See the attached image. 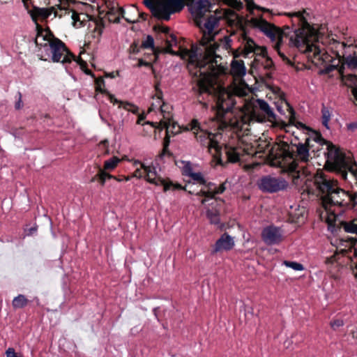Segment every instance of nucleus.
Instances as JSON below:
<instances>
[{"instance_id":"7","label":"nucleus","mask_w":357,"mask_h":357,"mask_svg":"<svg viewBox=\"0 0 357 357\" xmlns=\"http://www.w3.org/2000/svg\"><path fill=\"white\" fill-rule=\"evenodd\" d=\"M275 121L276 115L268 102L262 99H256L252 101L250 108L247 109V112L241 121H237V127L243 129L244 125H250L251 122L272 123Z\"/></svg>"},{"instance_id":"15","label":"nucleus","mask_w":357,"mask_h":357,"mask_svg":"<svg viewBox=\"0 0 357 357\" xmlns=\"http://www.w3.org/2000/svg\"><path fill=\"white\" fill-rule=\"evenodd\" d=\"M244 41L243 54L245 56H249V54L252 53L256 56L266 55V48L265 47L259 46L250 38L245 37Z\"/></svg>"},{"instance_id":"28","label":"nucleus","mask_w":357,"mask_h":357,"mask_svg":"<svg viewBox=\"0 0 357 357\" xmlns=\"http://www.w3.org/2000/svg\"><path fill=\"white\" fill-rule=\"evenodd\" d=\"M206 216L211 224L218 225L220 223L219 213L217 210H206Z\"/></svg>"},{"instance_id":"29","label":"nucleus","mask_w":357,"mask_h":357,"mask_svg":"<svg viewBox=\"0 0 357 357\" xmlns=\"http://www.w3.org/2000/svg\"><path fill=\"white\" fill-rule=\"evenodd\" d=\"M54 11V8L53 7L48 8H41L36 10V15L44 20L48 18Z\"/></svg>"},{"instance_id":"3","label":"nucleus","mask_w":357,"mask_h":357,"mask_svg":"<svg viewBox=\"0 0 357 357\" xmlns=\"http://www.w3.org/2000/svg\"><path fill=\"white\" fill-rule=\"evenodd\" d=\"M313 183L318 195L321 196L324 211L320 218L328 224L332 232L335 230V221L346 208L357 205V193L349 194L337 185V181L317 172L313 176Z\"/></svg>"},{"instance_id":"20","label":"nucleus","mask_w":357,"mask_h":357,"mask_svg":"<svg viewBox=\"0 0 357 357\" xmlns=\"http://www.w3.org/2000/svg\"><path fill=\"white\" fill-rule=\"evenodd\" d=\"M225 2L230 7L237 10H241L245 5V3H246L247 9L250 10V12L252 11L254 8L255 7L254 3L252 1H250L249 0H224Z\"/></svg>"},{"instance_id":"8","label":"nucleus","mask_w":357,"mask_h":357,"mask_svg":"<svg viewBox=\"0 0 357 357\" xmlns=\"http://www.w3.org/2000/svg\"><path fill=\"white\" fill-rule=\"evenodd\" d=\"M144 3L154 17L165 21L184 8L183 0H144Z\"/></svg>"},{"instance_id":"54","label":"nucleus","mask_w":357,"mask_h":357,"mask_svg":"<svg viewBox=\"0 0 357 357\" xmlns=\"http://www.w3.org/2000/svg\"><path fill=\"white\" fill-rule=\"evenodd\" d=\"M95 179H96L95 178H92V180H91V181H92V182H93V181H95Z\"/></svg>"},{"instance_id":"17","label":"nucleus","mask_w":357,"mask_h":357,"mask_svg":"<svg viewBox=\"0 0 357 357\" xmlns=\"http://www.w3.org/2000/svg\"><path fill=\"white\" fill-rule=\"evenodd\" d=\"M204 185H206L207 190H201L196 194V196L199 197H204V198H201L199 201L203 205H206L209 201L213 200V190H215L216 186L215 183L211 182L207 183L206 181Z\"/></svg>"},{"instance_id":"12","label":"nucleus","mask_w":357,"mask_h":357,"mask_svg":"<svg viewBox=\"0 0 357 357\" xmlns=\"http://www.w3.org/2000/svg\"><path fill=\"white\" fill-rule=\"evenodd\" d=\"M261 238L268 245H277L283 239L282 231L280 227L268 226L262 230Z\"/></svg>"},{"instance_id":"49","label":"nucleus","mask_w":357,"mask_h":357,"mask_svg":"<svg viewBox=\"0 0 357 357\" xmlns=\"http://www.w3.org/2000/svg\"><path fill=\"white\" fill-rule=\"evenodd\" d=\"M36 231V227H31L29 229V235H31L33 234H34L35 232Z\"/></svg>"},{"instance_id":"18","label":"nucleus","mask_w":357,"mask_h":357,"mask_svg":"<svg viewBox=\"0 0 357 357\" xmlns=\"http://www.w3.org/2000/svg\"><path fill=\"white\" fill-rule=\"evenodd\" d=\"M342 81L346 86L351 89L354 101L357 105V76L354 75H344L342 76Z\"/></svg>"},{"instance_id":"11","label":"nucleus","mask_w":357,"mask_h":357,"mask_svg":"<svg viewBox=\"0 0 357 357\" xmlns=\"http://www.w3.org/2000/svg\"><path fill=\"white\" fill-rule=\"evenodd\" d=\"M260 190L267 193H275L285 190L288 186L287 181L282 177L264 176L257 183Z\"/></svg>"},{"instance_id":"34","label":"nucleus","mask_w":357,"mask_h":357,"mask_svg":"<svg viewBox=\"0 0 357 357\" xmlns=\"http://www.w3.org/2000/svg\"><path fill=\"white\" fill-rule=\"evenodd\" d=\"M142 47L145 49H151L154 48V39L151 36H147L146 40L143 41Z\"/></svg>"},{"instance_id":"14","label":"nucleus","mask_w":357,"mask_h":357,"mask_svg":"<svg viewBox=\"0 0 357 357\" xmlns=\"http://www.w3.org/2000/svg\"><path fill=\"white\" fill-rule=\"evenodd\" d=\"M183 165L181 169L182 174L185 176L190 178L192 181L199 183L205 184L206 179L202 172H195L194 165L190 161H182Z\"/></svg>"},{"instance_id":"55","label":"nucleus","mask_w":357,"mask_h":357,"mask_svg":"<svg viewBox=\"0 0 357 357\" xmlns=\"http://www.w3.org/2000/svg\"><path fill=\"white\" fill-rule=\"evenodd\" d=\"M24 2H26L27 0H22Z\"/></svg>"},{"instance_id":"48","label":"nucleus","mask_w":357,"mask_h":357,"mask_svg":"<svg viewBox=\"0 0 357 357\" xmlns=\"http://www.w3.org/2000/svg\"><path fill=\"white\" fill-rule=\"evenodd\" d=\"M145 119L144 115H139L137 121V124H140L142 121H143Z\"/></svg>"},{"instance_id":"35","label":"nucleus","mask_w":357,"mask_h":357,"mask_svg":"<svg viewBox=\"0 0 357 357\" xmlns=\"http://www.w3.org/2000/svg\"><path fill=\"white\" fill-rule=\"evenodd\" d=\"M162 102L163 101L160 97H156L155 98H154V101L152 102L149 108V111L151 112L158 110L160 107H161Z\"/></svg>"},{"instance_id":"2","label":"nucleus","mask_w":357,"mask_h":357,"mask_svg":"<svg viewBox=\"0 0 357 357\" xmlns=\"http://www.w3.org/2000/svg\"><path fill=\"white\" fill-rule=\"evenodd\" d=\"M303 12L287 13L293 26L298 29L288 33L289 45L305 54L309 61L317 66H323V71L329 73L336 69L354 46L333 38H324L316 27L311 26Z\"/></svg>"},{"instance_id":"10","label":"nucleus","mask_w":357,"mask_h":357,"mask_svg":"<svg viewBox=\"0 0 357 357\" xmlns=\"http://www.w3.org/2000/svg\"><path fill=\"white\" fill-rule=\"evenodd\" d=\"M310 138H307L305 144L299 143L296 146V158L289 165L293 181L296 185H301L302 182H305L309 174V172L305 169L304 166H300L298 163V162L305 163L309 161L310 153L307 147Z\"/></svg>"},{"instance_id":"37","label":"nucleus","mask_w":357,"mask_h":357,"mask_svg":"<svg viewBox=\"0 0 357 357\" xmlns=\"http://www.w3.org/2000/svg\"><path fill=\"white\" fill-rule=\"evenodd\" d=\"M72 19L73 20V26L76 27H80L83 25L82 22L79 19L78 13L73 12L72 14Z\"/></svg>"},{"instance_id":"45","label":"nucleus","mask_w":357,"mask_h":357,"mask_svg":"<svg viewBox=\"0 0 357 357\" xmlns=\"http://www.w3.org/2000/svg\"><path fill=\"white\" fill-rule=\"evenodd\" d=\"M150 66H151L150 63L145 61L143 59H139V62H138L139 67H142V66L149 67Z\"/></svg>"},{"instance_id":"52","label":"nucleus","mask_w":357,"mask_h":357,"mask_svg":"<svg viewBox=\"0 0 357 357\" xmlns=\"http://www.w3.org/2000/svg\"><path fill=\"white\" fill-rule=\"evenodd\" d=\"M17 357H23L21 354H18Z\"/></svg>"},{"instance_id":"51","label":"nucleus","mask_w":357,"mask_h":357,"mask_svg":"<svg viewBox=\"0 0 357 357\" xmlns=\"http://www.w3.org/2000/svg\"><path fill=\"white\" fill-rule=\"evenodd\" d=\"M126 20L127 22H130V23H135V21H134V20H133V21H132V20H128V19H126Z\"/></svg>"},{"instance_id":"25","label":"nucleus","mask_w":357,"mask_h":357,"mask_svg":"<svg viewBox=\"0 0 357 357\" xmlns=\"http://www.w3.org/2000/svg\"><path fill=\"white\" fill-rule=\"evenodd\" d=\"M28 300L22 294L18 295L13 300V307L14 308H22L26 306Z\"/></svg>"},{"instance_id":"16","label":"nucleus","mask_w":357,"mask_h":357,"mask_svg":"<svg viewBox=\"0 0 357 357\" xmlns=\"http://www.w3.org/2000/svg\"><path fill=\"white\" fill-rule=\"evenodd\" d=\"M234 246V238L227 233H224L215 242L213 251L215 252L229 250Z\"/></svg>"},{"instance_id":"44","label":"nucleus","mask_w":357,"mask_h":357,"mask_svg":"<svg viewBox=\"0 0 357 357\" xmlns=\"http://www.w3.org/2000/svg\"><path fill=\"white\" fill-rule=\"evenodd\" d=\"M347 129L351 131H354L357 129V123L356 122H352L347 125Z\"/></svg>"},{"instance_id":"32","label":"nucleus","mask_w":357,"mask_h":357,"mask_svg":"<svg viewBox=\"0 0 357 357\" xmlns=\"http://www.w3.org/2000/svg\"><path fill=\"white\" fill-rule=\"evenodd\" d=\"M282 264H284L287 267L292 268L294 271L304 270L303 265L296 261H284L282 262Z\"/></svg>"},{"instance_id":"9","label":"nucleus","mask_w":357,"mask_h":357,"mask_svg":"<svg viewBox=\"0 0 357 357\" xmlns=\"http://www.w3.org/2000/svg\"><path fill=\"white\" fill-rule=\"evenodd\" d=\"M135 166L139 165L137 167L133 173V176L137 178H144L149 183L155 185H163L164 191L166 192L170 189L173 190H185L180 184H174L172 181H167L161 178L157 173L156 167L153 163L146 165L139 160L134 162Z\"/></svg>"},{"instance_id":"6","label":"nucleus","mask_w":357,"mask_h":357,"mask_svg":"<svg viewBox=\"0 0 357 357\" xmlns=\"http://www.w3.org/2000/svg\"><path fill=\"white\" fill-rule=\"evenodd\" d=\"M250 24L259 29L273 43V49L278 52L280 58L285 62L289 63L290 60L284 52L283 37L286 34L279 27L268 22L262 17H251Z\"/></svg>"},{"instance_id":"36","label":"nucleus","mask_w":357,"mask_h":357,"mask_svg":"<svg viewBox=\"0 0 357 357\" xmlns=\"http://www.w3.org/2000/svg\"><path fill=\"white\" fill-rule=\"evenodd\" d=\"M227 181H225L222 184H220L218 187H216L215 190H213V199L214 198L215 195L222 194L227 188Z\"/></svg>"},{"instance_id":"43","label":"nucleus","mask_w":357,"mask_h":357,"mask_svg":"<svg viewBox=\"0 0 357 357\" xmlns=\"http://www.w3.org/2000/svg\"><path fill=\"white\" fill-rule=\"evenodd\" d=\"M231 40L229 36H225L223 38V43L225 47L227 49L231 46Z\"/></svg>"},{"instance_id":"19","label":"nucleus","mask_w":357,"mask_h":357,"mask_svg":"<svg viewBox=\"0 0 357 357\" xmlns=\"http://www.w3.org/2000/svg\"><path fill=\"white\" fill-rule=\"evenodd\" d=\"M230 73L233 77L241 79L246 74V68L242 60L234 59L231 63Z\"/></svg>"},{"instance_id":"41","label":"nucleus","mask_w":357,"mask_h":357,"mask_svg":"<svg viewBox=\"0 0 357 357\" xmlns=\"http://www.w3.org/2000/svg\"><path fill=\"white\" fill-rule=\"evenodd\" d=\"M284 105L286 107H288V109L289 110V122L293 123L294 118V112L293 109L287 102H285Z\"/></svg>"},{"instance_id":"13","label":"nucleus","mask_w":357,"mask_h":357,"mask_svg":"<svg viewBox=\"0 0 357 357\" xmlns=\"http://www.w3.org/2000/svg\"><path fill=\"white\" fill-rule=\"evenodd\" d=\"M211 4L208 0H192L188 5L192 15L196 20L202 19L208 12Z\"/></svg>"},{"instance_id":"39","label":"nucleus","mask_w":357,"mask_h":357,"mask_svg":"<svg viewBox=\"0 0 357 357\" xmlns=\"http://www.w3.org/2000/svg\"><path fill=\"white\" fill-rule=\"evenodd\" d=\"M104 86H105V82L102 78L99 77L96 79V89L97 91L102 92V87Z\"/></svg>"},{"instance_id":"4","label":"nucleus","mask_w":357,"mask_h":357,"mask_svg":"<svg viewBox=\"0 0 357 357\" xmlns=\"http://www.w3.org/2000/svg\"><path fill=\"white\" fill-rule=\"evenodd\" d=\"M187 130L192 131L197 140L213 155L216 165L225 166L228 162H236L240 160L237 149L224 145L221 142L222 135L220 132L208 131L197 119H192L185 126Z\"/></svg>"},{"instance_id":"26","label":"nucleus","mask_w":357,"mask_h":357,"mask_svg":"<svg viewBox=\"0 0 357 357\" xmlns=\"http://www.w3.org/2000/svg\"><path fill=\"white\" fill-rule=\"evenodd\" d=\"M321 114H322V125L325 128L328 129L329 128L328 123L331 120V112L328 107L323 105L322 109H321Z\"/></svg>"},{"instance_id":"24","label":"nucleus","mask_w":357,"mask_h":357,"mask_svg":"<svg viewBox=\"0 0 357 357\" xmlns=\"http://www.w3.org/2000/svg\"><path fill=\"white\" fill-rule=\"evenodd\" d=\"M262 57L261 66L267 70L266 74L269 75L274 70V63L272 59L268 56L267 53L266 55H260Z\"/></svg>"},{"instance_id":"27","label":"nucleus","mask_w":357,"mask_h":357,"mask_svg":"<svg viewBox=\"0 0 357 357\" xmlns=\"http://www.w3.org/2000/svg\"><path fill=\"white\" fill-rule=\"evenodd\" d=\"M342 225L345 231L357 234V220L343 222Z\"/></svg>"},{"instance_id":"22","label":"nucleus","mask_w":357,"mask_h":357,"mask_svg":"<svg viewBox=\"0 0 357 357\" xmlns=\"http://www.w3.org/2000/svg\"><path fill=\"white\" fill-rule=\"evenodd\" d=\"M109 100L113 104L119 103V107H122L128 111L136 114L138 112V107L128 102H121L118 100L113 95H109Z\"/></svg>"},{"instance_id":"40","label":"nucleus","mask_w":357,"mask_h":357,"mask_svg":"<svg viewBox=\"0 0 357 357\" xmlns=\"http://www.w3.org/2000/svg\"><path fill=\"white\" fill-rule=\"evenodd\" d=\"M19 354H17L15 351V349L12 347L8 348L6 351V357H17Z\"/></svg>"},{"instance_id":"50","label":"nucleus","mask_w":357,"mask_h":357,"mask_svg":"<svg viewBox=\"0 0 357 357\" xmlns=\"http://www.w3.org/2000/svg\"><path fill=\"white\" fill-rule=\"evenodd\" d=\"M84 70V72H85V73H86V74H87V75H91V71H90V70H87V69Z\"/></svg>"},{"instance_id":"33","label":"nucleus","mask_w":357,"mask_h":357,"mask_svg":"<svg viewBox=\"0 0 357 357\" xmlns=\"http://www.w3.org/2000/svg\"><path fill=\"white\" fill-rule=\"evenodd\" d=\"M96 176L98 177L102 185H103L105 184L107 178H114V177L113 176L107 173L106 172H105L104 170H102L101 169L99 170V172L96 175Z\"/></svg>"},{"instance_id":"23","label":"nucleus","mask_w":357,"mask_h":357,"mask_svg":"<svg viewBox=\"0 0 357 357\" xmlns=\"http://www.w3.org/2000/svg\"><path fill=\"white\" fill-rule=\"evenodd\" d=\"M169 107L166 105L164 102H162L161 107L158 109L160 113L162 114L163 118L167 119V121H164V126H165L167 131L169 130V125H170V113H169Z\"/></svg>"},{"instance_id":"42","label":"nucleus","mask_w":357,"mask_h":357,"mask_svg":"<svg viewBox=\"0 0 357 357\" xmlns=\"http://www.w3.org/2000/svg\"><path fill=\"white\" fill-rule=\"evenodd\" d=\"M17 96H18V101L15 103V108L17 109H19L22 108L23 106L22 102V93L20 92H17Z\"/></svg>"},{"instance_id":"31","label":"nucleus","mask_w":357,"mask_h":357,"mask_svg":"<svg viewBox=\"0 0 357 357\" xmlns=\"http://www.w3.org/2000/svg\"><path fill=\"white\" fill-rule=\"evenodd\" d=\"M242 20L243 17L235 13H231L230 16L228 17V21L231 26L240 25L242 23Z\"/></svg>"},{"instance_id":"47","label":"nucleus","mask_w":357,"mask_h":357,"mask_svg":"<svg viewBox=\"0 0 357 357\" xmlns=\"http://www.w3.org/2000/svg\"><path fill=\"white\" fill-rule=\"evenodd\" d=\"M351 334L354 338L357 339V327L352 330Z\"/></svg>"},{"instance_id":"5","label":"nucleus","mask_w":357,"mask_h":357,"mask_svg":"<svg viewBox=\"0 0 357 357\" xmlns=\"http://www.w3.org/2000/svg\"><path fill=\"white\" fill-rule=\"evenodd\" d=\"M35 43L38 47V56L41 60L61 63L68 73V66L73 61L78 63L75 56L68 50L64 43L58 38L49 36L43 31L37 33ZM79 63L82 69L86 68V63L84 61H81Z\"/></svg>"},{"instance_id":"30","label":"nucleus","mask_w":357,"mask_h":357,"mask_svg":"<svg viewBox=\"0 0 357 357\" xmlns=\"http://www.w3.org/2000/svg\"><path fill=\"white\" fill-rule=\"evenodd\" d=\"M119 162V158L117 157H112L105 162L104 169L105 170H112L117 166Z\"/></svg>"},{"instance_id":"38","label":"nucleus","mask_w":357,"mask_h":357,"mask_svg":"<svg viewBox=\"0 0 357 357\" xmlns=\"http://www.w3.org/2000/svg\"><path fill=\"white\" fill-rule=\"evenodd\" d=\"M330 324L331 328L335 331L344 325V321L342 319H337L332 321Z\"/></svg>"},{"instance_id":"46","label":"nucleus","mask_w":357,"mask_h":357,"mask_svg":"<svg viewBox=\"0 0 357 357\" xmlns=\"http://www.w3.org/2000/svg\"><path fill=\"white\" fill-rule=\"evenodd\" d=\"M276 107H277V110L278 111V112H280L281 114H284V110L282 109V106L281 105H277Z\"/></svg>"},{"instance_id":"1","label":"nucleus","mask_w":357,"mask_h":357,"mask_svg":"<svg viewBox=\"0 0 357 357\" xmlns=\"http://www.w3.org/2000/svg\"><path fill=\"white\" fill-rule=\"evenodd\" d=\"M220 19L221 16L215 13L206 19L196 20L195 22L202 33L199 46L192 45L190 50H182L181 56L188 61L189 72L194 77L196 86L193 89L197 94L198 102L207 108L205 96L215 101L217 118L219 119L216 123L218 129L222 130L226 123L220 122L222 115L231 111L236 104V97L246 96L250 91L242 79L238 83L234 82L229 91L216 83L217 75L223 70L218 64L217 58L220 56L215 52L218 45L214 40Z\"/></svg>"},{"instance_id":"53","label":"nucleus","mask_w":357,"mask_h":357,"mask_svg":"<svg viewBox=\"0 0 357 357\" xmlns=\"http://www.w3.org/2000/svg\"><path fill=\"white\" fill-rule=\"evenodd\" d=\"M172 39L176 42V38L175 37H172Z\"/></svg>"},{"instance_id":"21","label":"nucleus","mask_w":357,"mask_h":357,"mask_svg":"<svg viewBox=\"0 0 357 357\" xmlns=\"http://www.w3.org/2000/svg\"><path fill=\"white\" fill-rule=\"evenodd\" d=\"M351 69H357V46H353L343 60Z\"/></svg>"}]
</instances>
